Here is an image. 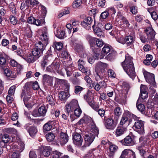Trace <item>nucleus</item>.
I'll return each instance as SVG.
<instances>
[{"label": "nucleus", "instance_id": "nucleus-40", "mask_svg": "<svg viewBox=\"0 0 158 158\" xmlns=\"http://www.w3.org/2000/svg\"><path fill=\"white\" fill-rule=\"evenodd\" d=\"M38 110L40 116H45L47 110L45 107L41 106L38 109Z\"/></svg>", "mask_w": 158, "mask_h": 158}, {"label": "nucleus", "instance_id": "nucleus-6", "mask_svg": "<svg viewBox=\"0 0 158 158\" xmlns=\"http://www.w3.org/2000/svg\"><path fill=\"white\" fill-rule=\"evenodd\" d=\"M91 124V128L93 131L89 133L88 135H86L85 137H89V138H95L96 137H98L99 130L98 128L96 127L95 124L93 121H92Z\"/></svg>", "mask_w": 158, "mask_h": 158}, {"label": "nucleus", "instance_id": "nucleus-15", "mask_svg": "<svg viewBox=\"0 0 158 158\" xmlns=\"http://www.w3.org/2000/svg\"><path fill=\"white\" fill-rule=\"evenodd\" d=\"M84 97L85 100L89 105L94 102V95L90 91L88 90L87 93L84 95Z\"/></svg>", "mask_w": 158, "mask_h": 158}, {"label": "nucleus", "instance_id": "nucleus-32", "mask_svg": "<svg viewBox=\"0 0 158 158\" xmlns=\"http://www.w3.org/2000/svg\"><path fill=\"white\" fill-rule=\"evenodd\" d=\"M56 36L60 39H63L66 36L65 31L60 29L57 30Z\"/></svg>", "mask_w": 158, "mask_h": 158}, {"label": "nucleus", "instance_id": "nucleus-50", "mask_svg": "<svg viewBox=\"0 0 158 158\" xmlns=\"http://www.w3.org/2000/svg\"><path fill=\"white\" fill-rule=\"evenodd\" d=\"M83 139H73V142L75 145L80 146L82 144Z\"/></svg>", "mask_w": 158, "mask_h": 158}, {"label": "nucleus", "instance_id": "nucleus-37", "mask_svg": "<svg viewBox=\"0 0 158 158\" xmlns=\"http://www.w3.org/2000/svg\"><path fill=\"white\" fill-rule=\"evenodd\" d=\"M138 101L136 104V106L138 110L140 111L142 113L144 114V111L145 108L144 105L142 104H139L138 105Z\"/></svg>", "mask_w": 158, "mask_h": 158}, {"label": "nucleus", "instance_id": "nucleus-52", "mask_svg": "<svg viewBox=\"0 0 158 158\" xmlns=\"http://www.w3.org/2000/svg\"><path fill=\"white\" fill-rule=\"evenodd\" d=\"M108 75L109 77L112 78H115L116 77V74L114 72L112 69H109L108 71Z\"/></svg>", "mask_w": 158, "mask_h": 158}, {"label": "nucleus", "instance_id": "nucleus-5", "mask_svg": "<svg viewBox=\"0 0 158 158\" xmlns=\"http://www.w3.org/2000/svg\"><path fill=\"white\" fill-rule=\"evenodd\" d=\"M117 123V121H114L111 118L104 119V124L106 128L109 129H114Z\"/></svg>", "mask_w": 158, "mask_h": 158}, {"label": "nucleus", "instance_id": "nucleus-14", "mask_svg": "<svg viewBox=\"0 0 158 158\" xmlns=\"http://www.w3.org/2000/svg\"><path fill=\"white\" fill-rule=\"evenodd\" d=\"M128 113H125L123 114L120 123L121 126H125L126 127L128 126L129 124L128 120Z\"/></svg>", "mask_w": 158, "mask_h": 158}, {"label": "nucleus", "instance_id": "nucleus-28", "mask_svg": "<svg viewBox=\"0 0 158 158\" xmlns=\"http://www.w3.org/2000/svg\"><path fill=\"white\" fill-rule=\"evenodd\" d=\"M53 121H49L45 123L43 126V130L44 132L50 130L52 127V124Z\"/></svg>", "mask_w": 158, "mask_h": 158}, {"label": "nucleus", "instance_id": "nucleus-61", "mask_svg": "<svg viewBox=\"0 0 158 158\" xmlns=\"http://www.w3.org/2000/svg\"><path fill=\"white\" fill-rule=\"evenodd\" d=\"M78 67L80 70L84 68V61L82 59H80L78 61Z\"/></svg>", "mask_w": 158, "mask_h": 158}, {"label": "nucleus", "instance_id": "nucleus-55", "mask_svg": "<svg viewBox=\"0 0 158 158\" xmlns=\"http://www.w3.org/2000/svg\"><path fill=\"white\" fill-rule=\"evenodd\" d=\"M89 105H90L92 108L96 111L98 110L99 109V105L97 104H95L94 101V102H92Z\"/></svg>", "mask_w": 158, "mask_h": 158}, {"label": "nucleus", "instance_id": "nucleus-13", "mask_svg": "<svg viewBox=\"0 0 158 158\" xmlns=\"http://www.w3.org/2000/svg\"><path fill=\"white\" fill-rule=\"evenodd\" d=\"M53 60V58L52 54H50L49 55H46L44 56L41 62L42 67L43 68H44L47 65L48 63Z\"/></svg>", "mask_w": 158, "mask_h": 158}, {"label": "nucleus", "instance_id": "nucleus-58", "mask_svg": "<svg viewBox=\"0 0 158 158\" xmlns=\"http://www.w3.org/2000/svg\"><path fill=\"white\" fill-rule=\"evenodd\" d=\"M61 153L56 151L53 152L52 154L53 158H60Z\"/></svg>", "mask_w": 158, "mask_h": 158}, {"label": "nucleus", "instance_id": "nucleus-31", "mask_svg": "<svg viewBox=\"0 0 158 158\" xmlns=\"http://www.w3.org/2000/svg\"><path fill=\"white\" fill-rule=\"evenodd\" d=\"M4 73L5 76L10 78H14L16 77V74L15 75H13L14 73H13L12 75V71L9 69L7 68L4 69Z\"/></svg>", "mask_w": 158, "mask_h": 158}, {"label": "nucleus", "instance_id": "nucleus-20", "mask_svg": "<svg viewBox=\"0 0 158 158\" xmlns=\"http://www.w3.org/2000/svg\"><path fill=\"white\" fill-rule=\"evenodd\" d=\"M127 128L126 127L123 126H120L117 127L115 131L117 136H120L123 134L126 131Z\"/></svg>", "mask_w": 158, "mask_h": 158}, {"label": "nucleus", "instance_id": "nucleus-38", "mask_svg": "<svg viewBox=\"0 0 158 158\" xmlns=\"http://www.w3.org/2000/svg\"><path fill=\"white\" fill-rule=\"evenodd\" d=\"M109 16V12L106 10L102 12L100 16V19L101 21L107 18Z\"/></svg>", "mask_w": 158, "mask_h": 158}, {"label": "nucleus", "instance_id": "nucleus-54", "mask_svg": "<svg viewBox=\"0 0 158 158\" xmlns=\"http://www.w3.org/2000/svg\"><path fill=\"white\" fill-rule=\"evenodd\" d=\"M9 7L12 13L13 14H16V9L15 5L13 3H10L9 5Z\"/></svg>", "mask_w": 158, "mask_h": 158}, {"label": "nucleus", "instance_id": "nucleus-23", "mask_svg": "<svg viewBox=\"0 0 158 158\" xmlns=\"http://www.w3.org/2000/svg\"><path fill=\"white\" fill-rule=\"evenodd\" d=\"M37 59L31 53L28 54L25 58V60L29 63H34Z\"/></svg>", "mask_w": 158, "mask_h": 158}, {"label": "nucleus", "instance_id": "nucleus-24", "mask_svg": "<svg viewBox=\"0 0 158 158\" xmlns=\"http://www.w3.org/2000/svg\"><path fill=\"white\" fill-rule=\"evenodd\" d=\"M133 139H123L121 141V142L123 145L125 146H131L135 144Z\"/></svg>", "mask_w": 158, "mask_h": 158}, {"label": "nucleus", "instance_id": "nucleus-39", "mask_svg": "<svg viewBox=\"0 0 158 158\" xmlns=\"http://www.w3.org/2000/svg\"><path fill=\"white\" fill-rule=\"evenodd\" d=\"M61 55L62 57L64 59L68 60H69L71 59L70 55L69 53L65 50L63 51Z\"/></svg>", "mask_w": 158, "mask_h": 158}, {"label": "nucleus", "instance_id": "nucleus-30", "mask_svg": "<svg viewBox=\"0 0 158 158\" xmlns=\"http://www.w3.org/2000/svg\"><path fill=\"white\" fill-rule=\"evenodd\" d=\"M6 58L2 54H0V67L3 70L6 66Z\"/></svg>", "mask_w": 158, "mask_h": 158}, {"label": "nucleus", "instance_id": "nucleus-26", "mask_svg": "<svg viewBox=\"0 0 158 158\" xmlns=\"http://www.w3.org/2000/svg\"><path fill=\"white\" fill-rule=\"evenodd\" d=\"M51 151L52 149L49 146H46L43 148L42 154L44 156L48 157L50 155Z\"/></svg>", "mask_w": 158, "mask_h": 158}, {"label": "nucleus", "instance_id": "nucleus-36", "mask_svg": "<svg viewBox=\"0 0 158 158\" xmlns=\"http://www.w3.org/2000/svg\"><path fill=\"white\" fill-rule=\"evenodd\" d=\"M28 131L29 132V135L32 137H33L37 132L36 128L33 126L29 128Z\"/></svg>", "mask_w": 158, "mask_h": 158}, {"label": "nucleus", "instance_id": "nucleus-64", "mask_svg": "<svg viewBox=\"0 0 158 158\" xmlns=\"http://www.w3.org/2000/svg\"><path fill=\"white\" fill-rule=\"evenodd\" d=\"M63 45L60 42H57L55 44V48L58 50H61L63 48Z\"/></svg>", "mask_w": 158, "mask_h": 158}, {"label": "nucleus", "instance_id": "nucleus-46", "mask_svg": "<svg viewBox=\"0 0 158 158\" xmlns=\"http://www.w3.org/2000/svg\"><path fill=\"white\" fill-rule=\"evenodd\" d=\"M75 115L77 117H80L82 113V111L80 107L76 108L73 111Z\"/></svg>", "mask_w": 158, "mask_h": 158}, {"label": "nucleus", "instance_id": "nucleus-12", "mask_svg": "<svg viewBox=\"0 0 158 158\" xmlns=\"http://www.w3.org/2000/svg\"><path fill=\"white\" fill-rule=\"evenodd\" d=\"M145 31L148 40H154L155 38L156 32L152 27H148Z\"/></svg>", "mask_w": 158, "mask_h": 158}, {"label": "nucleus", "instance_id": "nucleus-2", "mask_svg": "<svg viewBox=\"0 0 158 158\" xmlns=\"http://www.w3.org/2000/svg\"><path fill=\"white\" fill-rule=\"evenodd\" d=\"M132 59L131 57L127 54L125 60L121 63V65L125 71L133 80L135 76V73Z\"/></svg>", "mask_w": 158, "mask_h": 158}, {"label": "nucleus", "instance_id": "nucleus-59", "mask_svg": "<svg viewBox=\"0 0 158 158\" xmlns=\"http://www.w3.org/2000/svg\"><path fill=\"white\" fill-rule=\"evenodd\" d=\"M118 148V146L115 145H111L110 146V150L111 152H115Z\"/></svg>", "mask_w": 158, "mask_h": 158}, {"label": "nucleus", "instance_id": "nucleus-60", "mask_svg": "<svg viewBox=\"0 0 158 158\" xmlns=\"http://www.w3.org/2000/svg\"><path fill=\"white\" fill-rule=\"evenodd\" d=\"M139 142L141 143V145L139 146H142L143 148L148 143V141L146 139H139Z\"/></svg>", "mask_w": 158, "mask_h": 158}, {"label": "nucleus", "instance_id": "nucleus-56", "mask_svg": "<svg viewBox=\"0 0 158 158\" xmlns=\"http://www.w3.org/2000/svg\"><path fill=\"white\" fill-rule=\"evenodd\" d=\"M55 134L53 131L49 132L46 135V138H54L55 137Z\"/></svg>", "mask_w": 158, "mask_h": 158}, {"label": "nucleus", "instance_id": "nucleus-35", "mask_svg": "<svg viewBox=\"0 0 158 158\" xmlns=\"http://www.w3.org/2000/svg\"><path fill=\"white\" fill-rule=\"evenodd\" d=\"M109 54L106 56L108 60H112L114 59L116 56L117 55V53L116 51L112 50Z\"/></svg>", "mask_w": 158, "mask_h": 158}, {"label": "nucleus", "instance_id": "nucleus-10", "mask_svg": "<svg viewBox=\"0 0 158 158\" xmlns=\"http://www.w3.org/2000/svg\"><path fill=\"white\" fill-rule=\"evenodd\" d=\"M40 38L44 44H47L49 40V36L47 29L46 27L43 28L40 31Z\"/></svg>", "mask_w": 158, "mask_h": 158}, {"label": "nucleus", "instance_id": "nucleus-8", "mask_svg": "<svg viewBox=\"0 0 158 158\" xmlns=\"http://www.w3.org/2000/svg\"><path fill=\"white\" fill-rule=\"evenodd\" d=\"M133 127L134 130L139 134H142L144 132V123L142 120H138L136 121Z\"/></svg>", "mask_w": 158, "mask_h": 158}, {"label": "nucleus", "instance_id": "nucleus-19", "mask_svg": "<svg viewBox=\"0 0 158 158\" xmlns=\"http://www.w3.org/2000/svg\"><path fill=\"white\" fill-rule=\"evenodd\" d=\"M125 44L127 46H130L132 45L135 41V36L129 35L126 36L124 39Z\"/></svg>", "mask_w": 158, "mask_h": 158}, {"label": "nucleus", "instance_id": "nucleus-29", "mask_svg": "<svg viewBox=\"0 0 158 158\" xmlns=\"http://www.w3.org/2000/svg\"><path fill=\"white\" fill-rule=\"evenodd\" d=\"M31 53L34 56L38 59L43 54V52L38 49L35 48H33L31 51Z\"/></svg>", "mask_w": 158, "mask_h": 158}, {"label": "nucleus", "instance_id": "nucleus-17", "mask_svg": "<svg viewBox=\"0 0 158 158\" xmlns=\"http://www.w3.org/2000/svg\"><path fill=\"white\" fill-rule=\"evenodd\" d=\"M43 81L44 84L51 86L52 85L53 77L48 75H44Z\"/></svg>", "mask_w": 158, "mask_h": 158}, {"label": "nucleus", "instance_id": "nucleus-7", "mask_svg": "<svg viewBox=\"0 0 158 158\" xmlns=\"http://www.w3.org/2000/svg\"><path fill=\"white\" fill-rule=\"evenodd\" d=\"M143 74L146 81L153 87L156 86L154 75L147 72H144Z\"/></svg>", "mask_w": 158, "mask_h": 158}, {"label": "nucleus", "instance_id": "nucleus-57", "mask_svg": "<svg viewBox=\"0 0 158 158\" xmlns=\"http://www.w3.org/2000/svg\"><path fill=\"white\" fill-rule=\"evenodd\" d=\"M20 152H15L11 155V158H20Z\"/></svg>", "mask_w": 158, "mask_h": 158}, {"label": "nucleus", "instance_id": "nucleus-3", "mask_svg": "<svg viewBox=\"0 0 158 158\" xmlns=\"http://www.w3.org/2000/svg\"><path fill=\"white\" fill-rule=\"evenodd\" d=\"M107 67V64L101 62H98L96 64L95 68L96 74L100 79L102 80L103 79L104 75L105 73V69Z\"/></svg>", "mask_w": 158, "mask_h": 158}, {"label": "nucleus", "instance_id": "nucleus-44", "mask_svg": "<svg viewBox=\"0 0 158 158\" xmlns=\"http://www.w3.org/2000/svg\"><path fill=\"white\" fill-rule=\"evenodd\" d=\"M114 89L111 87H109L106 92V95L109 97H112L114 94Z\"/></svg>", "mask_w": 158, "mask_h": 158}, {"label": "nucleus", "instance_id": "nucleus-45", "mask_svg": "<svg viewBox=\"0 0 158 158\" xmlns=\"http://www.w3.org/2000/svg\"><path fill=\"white\" fill-rule=\"evenodd\" d=\"M130 11L133 15H136L138 13V7L136 6H132L129 7Z\"/></svg>", "mask_w": 158, "mask_h": 158}, {"label": "nucleus", "instance_id": "nucleus-21", "mask_svg": "<svg viewBox=\"0 0 158 158\" xmlns=\"http://www.w3.org/2000/svg\"><path fill=\"white\" fill-rule=\"evenodd\" d=\"M70 96L68 92L61 91L59 94V98L62 101H65Z\"/></svg>", "mask_w": 158, "mask_h": 158}, {"label": "nucleus", "instance_id": "nucleus-22", "mask_svg": "<svg viewBox=\"0 0 158 158\" xmlns=\"http://www.w3.org/2000/svg\"><path fill=\"white\" fill-rule=\"evenodd\" d=\"M47 44H44L41 41L36 43L35 45V48L43 52L45 50Z\"/></svg>", "mask_w": 158, "mask_h": 158}, {"label": "nucleus", "instance_id": "nucleus-41", "mask_svg": "<svg viewBox=\"0 0 158 158\" xmlns=\"http://www.w3.org/2000/svg\"><path fill=\"white\" fill-rule=\"evenodd\" d=\"M82 0H75L73 3V6L74 8L80 7L82 4Z\"/></svg>", "mask_w": 158, "mask_h": 158}, {"label": "nucleus", "instance_id": "nucleus-53", "mask_svg": "<svg viewBox=\"0 0 158 158\" xmlns=\"http://www.w3.org/2000/svg\"><path fill=\"white\" fill-rule=\"evenodd\" d=\"M114 113L115 115L119 117L122 113L121 108L119 107H116L114 110Z\"/></svg>", "mask_w": 158, "mask_h": 158}, {"label": "nucleus", "instance_id": "nucleus-11", "mask_svg": "<svg viewBox=\"0 0 158 158\" xmlns=\"http://www.w3.org/2000/svg\"><path fill=\"white\" fill-rule=\"evenodd\" d=\"M60 66V64L59 63H52L50 65L47 67L46 71L49 72H58Z\"/></svg>", "mask_w": 158, "mask_h": 158}, {"label": "nucleus", "instance_id": "nucleus-1", "mask_svg": "<svg viewBox=\"0 0 158 158\" xmlns=\"http://www.w3.org/2000/svg\"><path fill=\"white\" fill-rule=\"evenodd\" d=\"M32 83H26L24 86V89L23 90L21 94L22 97L24 96L23 101L25 106L28 108H31L34 105V102L33 98H31L33 90L31 87Z\"/></svg>", "mask_w": 158, "mask_h": 158}, {"label": "nucleus", "instance_id": "nucleus-4", "mask_svg": "<svg viewBox=\"0 0 158 158\" xmlns=\"http://www.w3.org/2000/svg\"><path fill=\"white\" fill-rule=\"evenodd\" d=\"M79 107L78 101L75 99L72 100L69 102L66 105L65 109L68 115L69 113L72 112L76 108Z\"/></svg>", "mask_w": 158, "mask_h": 158}, {"label": "nucleus", "instance_id": "nucleus-63", "mask_svg": "<svg viewBox=\"0 0 158 158\" xmlns=\"http://www.w3.org/2000/svg\"><path fill=\"white\" fill-rule=\"evenodd\" d=\"M15 86L13 85L11 86L8 90V94L11 95H13L15 93Z\"/></svg>", "mask_w": 158, "mask_h": 158}, {"label": "nucleus", "instance_id": "nucleus-25", "mask_svg": "<svg viewBox=\"0 0 158 158\" xmlns=\"http://www.w3.org/2000/svg\"><path fill=\"white\" fill-rule=\"evenodd\" d=\"M87 40H88V42L91 46V49L93 51L94 46L96 44V41H97V38L94 37H93L90 36H88L87 37Z\"/></svg>", "mask_w": 158, "mask_h": 158}, {"label": "nucleus", "instance_id": "nucleus-33", "mask_svg": "<svg viewBox=\"0 0 158 158\" xmlns=\"http://www.w3.org/2000/svg\"><path fill=\"white\" fill-rule=\"evenodd\" d=\"M136 149L139 151L140 155L143 158H145L144 156L147 153L146 149H144L142 146H137Z\"/></svg>", "mask_w": 158, "mask_h": 158}, {"label": "nucleus", "instance_id": "nucleus-47", "mask_svg": "<svg viewBox=\"0 0 158 158\" xmlns=\"http://www.w3.org/2000/svg\"><path fill=\"white\" fill-rule=\"evenodd\" d=\"M9 20L11 23L14 25L16 24L18 22V20L16 17L12 15L10 16Z\"/></svg>", "mask_w": 158, "mask_h": 158}, {"label": "nucleus", "instance_id": "nucleus-27", "mask_svg": "<svg viewBox=\"0 0 158 158\" xmlns=\"http://www.w3.org/2000/svg\"><path fill=\"white\" fill-rule=\"evenodd\" d=\"M92 27L93 29L94 33L96 34L98 37H101L102 36H103V32L99 27L95 26V24L92 26Z\"/></svg>", "mask_w": 158, "mask_h": 158}, {"label": "nucleus", "instance_id": "nucleus-51", "mask_svg": "<svg viewBox=\"0 0 158 158\" xmlns=\"http://www.w3.org/2000/svg\"><path fill=\"white\" fill-rule=\"evenodd\" d=\"M95 151V149H93L90 151L89 152L84 156V158H92L94 155V152L93 151Z\"/></svg>", "mask_w": 158, "mask_h": 158}, {"label": "nucleus", "instance_id": "nucleus-34", "mask_svg": "<svg viewBox=\"0 0 158 158\" xmlns=\"http://www.w3.org/2000/svg\"><path fill=\"white\" fill-rule=\"evenodd\" d=\"M112 50V48L110 45L106 44L104 45L102 48V51L103 53L107 54Z\"/></svg>", "mask_w": 158, "mask_h": 158}, {"label": "nucleus", "instance_id": "nucleus-42", "mask_svg": "<svg viewBox=\"0 0 158 158\" xmlns=\"http://www.w3.org/2000/svg\"><path fill=\"white\" fill-rule=\"evenodd\" d=\"M46 101L51 105H54V100L52 95L49 94L46 97Z\"/></svg>", "mask_w": 158, "mask_h": 158}, {"label": "nucleus", "instance_id": "nucleus-49", "mask_svg": "<svg viewBox=\"0 0 158 158\" xmlns=\"http://www.w3.org/2000/svg\"><path fill=\"white\" fill-rule=\"evenodd\" d=\"M29 6L27 3L26 2V0H25V2H22L20 6V9L21 10H25L27 9Z\"/></svg>", "mask_w": 158, "mask_h": 158}, {"label": "nucleus", "instance_id": "nucleus-16", "mask_svg": "<svg viewBox=\"0 0 158 158\" xmlns=\"http://www.w3.org/2000/svg\"><path fill=\"white\" fill-rule=\"evenodd\" d=\"M146 87L145 85H141L139 98H141L143 100L146 99L148 97V93L146 91Z\"/></svg>", "mask_w": 158, "mask_h": 158}, {"label": "nucleus", "instance_id": "nucleus-9", "mask_svg": "<svg viewBox=\"0 0 158 158\" xmlns=\"http://www.w3.org/2000/svg\"><path fill=\"white\" fill-rule=\"evenodd\" d=\"M92 18L89 16L86 17L81 22V26L86 30H89L91 27V25L93 23Z\"/></svg>", "mask_w": 158, "mask_h": 158}, {"label": "nucleus", "instance_id": "nucleus-48", "mask_svg": "<svg viewBox=\"0 0 158 158\" xmlns=\"http://www.w3.org/2000/svg\"><path fill=\"white\" fill-rule=\"evenodd\" d=\"M26 35L28 38H31L32 36V32L31 29L30 27H26Z\"/></svg>", "mask_w": 158, "mask_h": 158}, {"label": "nucleus", "instance_id": "nucleus-62", "mask_svg": "<svg viewBox=\"0 0 158 158\" xmlns=\"http://www.w3.org/2000/svg\"><path fill=\"white\" fill-rule=\"evenodd\" d=\"M93 85L94 89L97 91H98L101 88L99 83L97 82H95L93 84Z\"/></svg>", "mask_w": 158, "mask_h": 158}, {"label": "nucleus", "instance_id": "nucleus-43", "mask_svg": "<svg viewBox=\"0 0 158 158\" xmlns=\"http://www.w3.org/2000/svg\"><path fill=\"white\" fill-rule=\"evenodd\" d=\"M26 2L29 5V6H33L38 4V1L36 0H26Z\"/></svg>", "mask_w": 158, "mask_h": 158}, {"label": "nucleus", "instance_id": "nucleus-18", "mask_svg": "<svg viewBox=\"0 0 158 158\" xmlns=\"http://www.w3.org/2000/svg\"><path fill=\"white\" fill-rule=\"evenodd\" d=\"M94 52V55L93 57H91L89 59L88 62L91 64H93L95 60H98V58L99 56V53L98 52H100L99 49L97 48L95 49V50H93Z\"/></svg>", "mask_w": 158, "mask_h": 158}]
</instances>
